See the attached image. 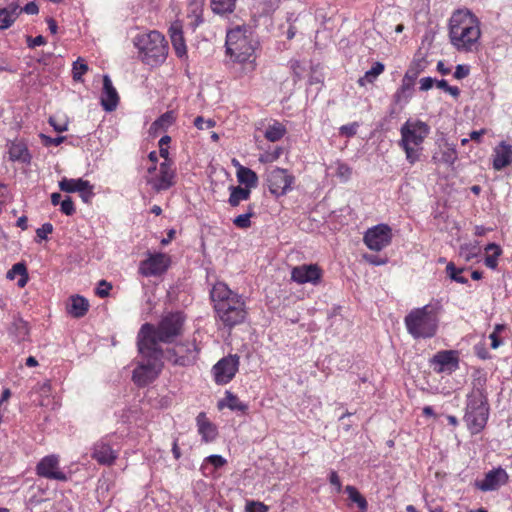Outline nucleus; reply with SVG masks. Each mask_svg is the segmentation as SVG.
<instances>
[{
	"label": "nucleus",
	"instance_id": "1",
	"mask_svg": "<svg viewBox=\"0 0 512 512\" xmlns=\"http://www.w3.org/2000/svg\"><path fill=\"white\" fill-rule=\"evenodd\" d=\"M150 329V326L142 325L137 335L140 359L133 370L132 380L139 387L152 383L163 368L164 351L162 348H155L152 340L148 338Z\"/></svg>",
	"mask_w": 512,
	"mask_h": 512
},
{
	"label": "nucleus",
	"instance_id": "2",
	"mask_svg": "<svg viewBox=\"0 0 512 512\" xmlns=\"http://www.w3.org/2000/svg\"><path fill=\"white\" fill-rule=\"evenodd\" d=\"M481 36L479 19L467 8L450 16V43L461 52L477 51Z\"/></svg>",
	"mask_w": 512,
	"mask_h": 512
},
{
	"label": "nucleus",
	"instance_id": "3",
	"mask_svg": "<svg viewBox=\"0 0 512 512\" xmlns=\"http://www.w3.org/2000/svg\"><path fill=\"white\" fill-rule=\"evenodd\" d=\"M210 295L215 312L224 326L231 328L245 320L247 312L243 297L232 291L225 283L217 282Z\"/></svg>",
	"mask_w": 512,
	"mask_h": 512
},
{
	"label": "nucleus",
	"instance_id": "4",
	"mask_svg": "<svg viewBox=\"0 0 512 512\" xmlns=\"http://www.w3.org/2000/svg\"><path fill=\"white\" fill-rule=\"evenodd\" d=\"M443 312V305L439 300L412 309L404 318L408 334L415 340L434 337L437 334Z\"/></svg>",
	"mask_w": 512,
	"mask_h": 512
},
{
	"label": "nucleus",
	"instance_id": "5",
	"mask_svg": "<svg viewBox=\"0 0 512 512\" xmlns=\"http://www.w3.org/2000/svg\"><path fill=\"white\" fill-rule=\"evenodd\" d=\"M258 42L253 31L246 26H236L228 30L226 35V54L233 62L242 64L244 73H251L255 69L254 53Z\"/></svg>",
	"mask_w": 512,
	"mask_h": 512
},
{
	"label": "nucleus",
	"instance_id": "6",
	"mask_svg": "<svg viewBox=\"0 0 512 512\" xmlns=\"http://www.w3.org/2000/svg\"><path fill=\"white\" fill-rule=\"evenodd\" d=\"M486 377L479 375L474 379V388L467 396L464 421L472 434L481 432L489 417V405L485 391Z\"/></svg>",
	"mask_w": 512,
	"mask_h": 512
},
{
	"label": "nucleus",
	"instance_id": "7",
	"mask_svg": "<svg viewBox=\"0 0 512 512\" xmlns=\"http://www.w3.org/2000/svg\"><path fill=\"white\" fill-rule=\"evenodd\" d=\"M430 132L429 126L420 120L408 119L400 128L399 146L405 151L410 164L417 162L421 156L422 144Z\"/></svg>",
	"mask_w": 512,
	"mask_h": 512
},
{
	"label": "nucleus",
	"instance_id": "8",
	"mask_svg": "<svg viewBox=\"0 0 512 512\" xmlns=\"http://www.w3.org/2000/svg\"><path fill=\"white\" fill-rule=\"evenodd\" d=\"M141 60L151 66L159 65L166 60L168 44L164 36L158 31L140 33L133 39Z\"/></svg>",
	"mask_w": 512,
	"mask_h": 512
},
{
	"label": "nucleus",
	"instance_id": "9",
	"mask_svg": "<svg viewBox=\"0 0 512 512\" xmlns=\"http://www.w3.org/2000/svg\"><path fill=\"white\" fill-rule=\"evenodd\" d=\"M184 320L182 313L170 312L161 318L157 326L150 323L144 325L151 327L148 331V338L152 340L155 348H161V343H171L181 334Z\"/></svg>",
	"mask_w": 512,
	"mask_h": 512
},
{
	"label": "nucleus",
	"instance_id": "10",
	"mask_svg": "<svg viewBox=\"0 0 512 512\" xmlns=\"http://www.w3.org/2000/svg\"><path fill=\"white\" fill-rule=\"evenodd\" d=\"M201 348L195 338L180 341L164 352V359L175 366L188 367L198 360Z\"/></svg>",
	"mask_w": 512,
	"mask_h": 512
},
{
	"label": "nucleus",
	"instance_id": "11",
	"mask_svg": "<svg viewBox=\"0 0 512 512\" xmlns=\"http://www.w3.org/2000/svg\"><path fill=\"white\" fill-rule=\"evenodd\" d=\"M175 170L170 161H163L159 168L150 166L148 168L147 184L155 191H165L175 184Z\"/></svg>",
	"mask_w": 512,
	"mask_h": 512
},
{
	"label": "nucleus",
	"instance_id": "12",
	"mask_svg": "<svg viewBox=\"0 0 512 512\" xmlns=\"http://www.w3.org/2000/svg\"><path fill=\"white\" fill-rule=\"evenodd\" d=\"M116 435H107L92 447L91 457L96 460L100 465H112L118 457L120 450V443L116 440Z\"/></svg>",
	"mask_w": 512,
	"mask_h": 512
},
{
	"label": "nucleus",
	"instance_id": "13",
	"mask_svg": "<svg viewBox=\"0 0 512 512\" xmlns=\"http://www.w3.org/2000/svg\"><path fill=\"white\" fill-rule=\"evenodd\" d=\"M294 176L287 169L274 167L266 173V183L271 194L283 196L292 190Z\"/></svg>",
	"mask_w": 512,
	"mask_h": 512
},
{
	"label": "nucleus",
	"instance_id": "14",
	"mask_svg": "<svg viewBox=\"0 0 512 512\" xmlns=\"http://www.w3.org/2000/svg\"><path fill=\"white\" fill-rule=\"evenodd\" d=\"M392 236V229L389 225L378 224L364 233L363 241L370 250L379 252L391 244Z\"/></svg>",
	"mask_w": 512,
	"mask_h": 512
},
{
	"label": "nucleus",
	"instance_id": "15",
	"mask_svg": "<svg viewBox=\"0 0 512 512\" xmlns=\"http://www.w3.org/2000/svg\"><path fill=\"white\" fill-rule=\"evenodd\" d=\"M239 367V357L229 355L219 360L212 368L215 382L220 385L229 383L235 376Z\"/></svg>",
	"mask_w": 512,
	"mask_h": 512
},
{
	"label": "nucleus",
	"instance_id": "16",
	"mask_svg": "<svg viewBox=\"0 0 512 512\" xmlns=\"http://www.w3.org/2000/svg\"><path fill=\"white\" fill-rule=\"evenodd\" d=\"M36 473L49 480L66 481L68 479L66 473L60 468L59 457L55 454L43 457L36 466Z\"/></svg>",
	"mask_w": 512,
	"mask_h": 512
},
{
	"label": "nucleus",
	"instance_id": "17",
	"mask_svg": "<svg viewBox=\"0 0 512 512\" xmlns=\"http://www.w3.org/2000/svg\"><path fill=\"white\" fill-rule=\"evenodd\" d=\"M170 265V258L164 253L149 254L140 262L139 273L145 277L159 276L163 274Z\"/></svg>",
	"mask_w": 512,
	"mask_h": 512
},
{
	"label": "nucleus",
	"instance_id": "18",
	"mask_svg": "<svg viewBox=\"0 0 512 512\" xmlns=\"http://www.w3.org/2000/svg\"><path fill=\"white\" fill-rule=\"evenodd\" d=\"M509 480V475L502 467L488 471L482 480H476L475 487L483 492L498 490Z\"/></svg>",
	"mask_w": 512,
	"mask_h": 512
},
{
	"label": "nucleus",
	"instance_id": "19",
	"mask_svg": "<svg viewBox=\"0 0 512 512\" xmlns=\"http://www.w3.org/2000/svg\"><path fill=\"white\" fill-rule=\"evenodd\" d=\"M322 278V271L316 264H303L291 271V279L298 284L310 283L317 285Z\"/></svg>",
	"mask_w": 512,
	"mask_h": 512
},
{
	"label": "nucleus",
	"instance_id": "20",
	"mask_svg": "<svg viewBox=\"0 0 512 512\" xmlns=\"http://www.w3.org/2000/svg\"><path fill=\"white\" fill-rule=\"evenodd\" d=\"M100 102L106 112L114 111L119 103L118 93L108 75L103 76V89Z\"/></svg>",
	"mask_w": 512,
	"mask_h": 512
},
{
	"label": "nucleus",
	"instance_id": "21",
	"mask_svg": "<svg viewBox=\"0 0 512 512\" xmlns=\"http://www.w3.org/2000/svg\"><path fill=\"white\" fill-rule=\"evenodd\" d=\"M512 163V146L501 141L493 150V168L501 171Z\"/></svg>",
	"mask_w": 512,
	"mask_h": 512
},
{
	"label": "nucleus",
	"instance_id": "22",
	"mask_svg": "<svg viewBox=\"0 0 512 512\" xmlns=\"http://www.w3.org/2000/svg\"><path fill=\"white\" fill-rule=\"evenodd\" d=\"M169 34L171 38V43L175 54L179 58H184L187 56V47L183 37L182 26L179 22H175L170 26Z\"/></svg>",
	"mask_w": 512,
	"mask_h": 512
},
{
	"label": "nucleus",
	"instance_id": "23",
	"mask_svg": "<svg viewBox=\"0 0 512 512\" xmlns=\"http://www.w3.org/2000/svg\"><path fill=\"white\" fill-rule=\"evenodd\" d=\"M198 433L205 442H212L216 439L218 431L216 426L208 420L206 414L201 412L196 418Z\"/></svg>",
	"mask_w": 512,
	"mask_h": 512
},
{
	"label": "nucleus",
	"instance_id": "24",
	"mask_svg": "<svg viewBox=\"0 0 512 512\" xmlns=\"http://www.w3.org/2000/svg\"><path fill=\"white\" fill-rule=\"evenodd\" d=\"M9 335L17 343L29 341L30 330L28 323L21 318L14 319L9 327Z\"/></svg>",
	"mask_w": 512,
	"mask_h": 512
},
{
	"label": "nucleus",
	"instance_id": "25",
	"mask_svg": "<svg viewBox=\"0 0 512 512\" xmlns=\"http://www.w3.org/2000/svg\"><path fill=\"white\" fill-rule=\"evenodd\" d=\"M415 83L403 78L400 87L393 95V101L398 106H405L413 96Z\"/></svg>",
	"mask_w": 512,
	"mask_h": 512
},
{
	"label": "nucleus",
	"instance_id": "26",
	"mask_svg": "<svg viewBox=\"0 0 512 512\" xmlns=\"http://www.w3.org/2000/svg\"><path fill=\"white\" fill-rule=\"evenodd\" d=\"M21 7L16 3H11L5 8L0 9V30L9 28L21 14Z\"/></svg>",
	"mask_w": 512,
	"mask_h": 512
},
{
	"label": "nucleus",
	"instance_id": "27",
	"mask_svg": "<svg viewBox=\"0 0 512 512\" xmlns=\"http://www.w3.org/2000/svg\"><path fill=\"white\" fill-rule=\"evenodd\" d=\"M89 309V302L86 298L75 295L71 296L70 302L67 305V312L74 318L83 317Z\"/></svg>",
	"mask_w": 512,
	"mask_h": 512
},
{
	"label": "nucleus",
	"instance_id": "28",
	"mask_svg": "<svg viewBox=\"0 0 512 512\" xmlns=\"http://www.w3.org/2000/svg\"><path fill=\"white\" fill-rule=\"evenodd\" d=\"M233 162L235 163V166L237 167L236 175H237L238 182L240 184L245 185V188H248V189L255 188L258 184L257 174L250 168L240 165L235 160Z\"/></svg>",
	"mask_w": 512,
	"mask_h": 512
},
{
	"label": "nucleus",
	"instance_id": "29",
	"mask_svg": "<svg viewBox=\"0 0 512 512\" xmlns=\"http://www.w3.org/2000/svg\"><path fill=\"white\" fill-rule=\"evenodd\" d=\"M218 408H228L232 411H240L245 413L248 410V405L239 400V398L230 391H226L225 397L218 402Z\"/></svg>",
	"mask_w": 512,
	"mask_h": 512
},
{
	"label": "nucleus",
	"instance_id": "30",
	"mask_svg": "<svg viewBox=\"0 0 512 512\" xmlns=\"http://www.w3.org/2000/svg\"><path fill=\"white\" fill-rule=\"evenodd\" d=\"M281 1L282 0H254L252 12L254 16H267L279 7Z\"/></svg>",
	"mask_w": 512,
	"mask_h": 512
},
{
	"label": "nucleus",
	"instance_id": "31",
	"mask_svg": "<svg viewBox=\"0 0 512 512\" xmlns=\"http://www.w3.org/2000/svg\"><path fill=\"white\" fill-rule=\"evenodd\" d=\"M385 66L381 62H375L373 66L365 72V74L360 77L357 81L358 85L361 87H365L367 84H372L375 82L377 77L383 73Z\"/></svg>",
	"mask_w": 512,
	"mask_h": 512
},
{
	"label": "nucleus",
	"instance_id": "32",
	"mask_svg": "<svg viewBox=\"0 0 512 512\" xmlns=\"http://www.w3.org/2000/svg\"><path fill=\"white\" fill-rule=\"evenodd\" d=\"M286 134V127L279 121L274 120L270 123L265 132L264 137L270 142H277Z\"/></svg>",
	"mask_w": 512,
	"mask_h": 512
},
{
	"label": "nucleus",
	"instance_id": "33",
	"mask_svg": "<svg viewBox=\"0 0 512 512\" xmlns=\"http://www.w3.org/2000/svg\"><path fill=\"white\" fill-rule=\"evenodd\" d=\"M9 158L12 161H20L28 163L30 161V154L27 147L22 143H12L9 147Z\"/></svg>",
	"mask_w": 512,
	"mask_h": 512
},
{
	"label": "nucleus",
	"instance_id": "34",
	"mask_svg": "<svg viewBox=\"0 0 512 512\" xmlns=\"http://www.w3.org/2000/svg\"><path fill=\"white\" fill-rule=\"evenodd\" d=\"M427 66V62L423 58H415L410 63L407 71L404 74L405 79L415 83L416 79L418 78L419 74L425 70Z\"/></svg>",
	"mask_w": 512,
	"mask_h": 512
},
{
	"label": "nucleus",
	"instance_id": "35",
	"mask_svg": "<svg viewBox=\"0 0 512 512\" xmlns=\"http://www.w3.org/2000/svg\"><path fill=\"white\" fill-rule=\"evenodd\" d=\"M251 190L240 186L230 187V196L228 202L231 206L236 207L242 201H246L250 198Z\"/></svg>",
	"mask_w": 512,
	"mask_h": 512
},
{
	"label": "nucleus",
	"instance_id": "36",
	"mask_svg": "<svg viewBox=\"0 0 512 512\" xmlns=\"http://www.w3.org/2000/svg\"><path fill=\"white\" fill-rule=\"evenodd\" d=\"M17 276L20 278L17 280V285L22 288L28 282V274L26 266L23 263H16L12 266V268L7 272V278L10 280H14Z\"/></svg>",
	"mask_w": 512,
	"mask_h": 512
},
{
	"label": "nucleus",
	"instance_id": "37",
	"mask_svg": "<svg viewBox=\"0 0 512 512\" xmlns=\"http://www.w3.org/2000/svg\"><path fill=\"white\" fill-rule=\"evenodd\" d=\"M485 251L487 253L484 260L486 267L493 270L496 269L498 265L497 259L502 253L501 247L495 243H489L485 247Z\"/></svg>",
	"mask_w": 512,
	"mask_h": 512
},
{
	"label": "nucleus",
	"instance_id": "38",
	"mask_svg": "<svg viewBox=\"0 0 512 512\" xmlns=\"http://www.w3.org/2000/svg\"><path fill=\"white\" fill-rule=\"evenodd\" d=\"M86 181L87 180H84L82 178H77V179H73V178H62L60 181H59V188L61 191L63 192H66V193H75L78 191L81 190V187L86 185Z\"/></svg>",
	"mask_w": 512,
	"mask_h": 512
},
{
	"label": "nucleus",
	"instance_id": "39",
	"mask_svg": "<svg viewBox=\"0 0 512 512\" xmlns=\"http://www.w3.org/2000/svg\"><path fill=\"white\" fill-rule=\"evenodd\" d=\"M236 0H211V8L214 13L224 15L232 13L235 9Z\"/></svg>",
	"mask_w": 512,
	"mask_h": 512
},
{
	"label": "nucleus",
	"instance_id": "40",
	"mask_svg": "<svg viewBox=\"0 0 512 512\" xmlns=\"http://www.w3.org/2000/svg\"><path fill=\"white\" fill-rule=\"evenodd\" d=\"M345 492L347 493L349 499L353 503L357 504V506L359 507L361 512H366V510L368 508V503H367L366 499L360 494V492L354 486L347 485L345 487Z\"/></svg>",
	"mask_w": 512,
	"mask_h": 512
},
{
	"label": "nucleus",
	"instance_id": "41",
	"mask_svg": "<svg viewBox=\"0 0 512 512\" xmlns=\"http://www.w3.org/2000/svg\"><path fill=\"white\" fill-rule=\"evenodd\" d=\"M433 224L440 231H446L448 229V214L445 205L441 206L438 204L434 214Z\"/></svg>",
	"mask_w": 512,
	"mask_h": 512
},
{
	"label": "nucleus",
	"instance_id": "42",
	"mask_svg": "<svg viewBox=\"0 0 512 512\" xmlns=\"http://www.w3.org/2000/svg\"><path fill=\"white\" fill-rule=\"evenodd\" d=\"M204 4L188 3V17L191 18V26L197 27L203 22L202 12Z\"/></svg>",
	"mask_w": 512,
	"mask_h": 512
},
{
	"label": "nucleus",
	"instance_id": "43",
	"mask_svg": "<svg viewBox=\"0 0 512 512\" xmlns=\"http://www.w3.org/2000/svg\"><path fill=\"white\" fill-rule=\"evenodd\" d=\"M431 366L433 370L437 373L445 371L446 368L448 367V350L438 352L431 359Z\"/></svg>",
	"mask_w": 512,
	"mask_h": 512
},
{
	"label": "nucleus",
	"instance_id": "44",
	"mask_svg": "<svg viewBox=\"0 0 512 512\" xmlns=\"http://www.w3.org/2000/svg\"><path fill=\"white\" fill-rule=\"evenodd\" d=\"M173 121V113L166 112L151 124L150 130H152L155 133L160 130H166L173 123Z\"/></svg>",
	"mask_w": 512,
	"mask_h": 512
},
{
	"label": "nucleus",
	"instance_id": "45",
	"mask_svg": "<svg viewBox=\"0 0 512 512\" xmlns=\"http://www.w3.org/2000/svg\"><path fill=\"white\" fill-rule=\"evenodd\" d=\"M335 174L341 182H347L352 176V168L343 162H337Z\"/></svg>",
	"mask_w": 512,
	"mask_h": 512
},
{
	"label": "nucleus",
	"instance_id": "46",
	"mask_svg": "<svg viewBox=\"0 0 512 512\" xmlns=\"http://www.w3.org/2000/svg\"><path fill=\"white\" fill-rule=\"evenodd\" d=\"M506 329V326L504 324H496L494 326V329L492 333L489 335V338L491 340V348L497 349L502 345V340L500 338L501 332H503Z\"/></svg>",
	"mask_w": 512,
	"mask_h": 512
},
{
	"label": "nucleus",
	"instance_id": "47",
	"mask_svg": "<svg viewBox=\"0 0 512 512\" xmlns=\"http://www.w3.org/2000/svg\"><path fill=\"white\" fill-rule=\"evenodd\" d=\"M253 211L250 209L247 213L240 214L234 218L233 224L241 229H246L251 226L250 218L253 216Z\"/></svg>",
	"mask_w": 512,
	"mask_h": 512
},
{
	"label": "nucleus",
	"instance_id": "48",
	"mask_svg": "<svg viewBox=\"0 0 512 512\" xmlns=\"http://www.w3.org/2000/svg\"><path fill=\"white\" fill-rule=\"evenodd\" d=\"M88 70V66L87 64L85 63V61L81 58H78L74 63H73V69H72V72H73V79L75 81H80L82 79V75Z\"/></svg>",
	"mask_w": 512,
	"mask_h": 512
},
{
	"label": "nucleus",
	"instance_id": "49",
	"mask_svg": "<svg viewBox=\"0 0 512 512\" xmlns=\"http://www.w3.org/2000/svg\"><path fill=\"white\" fill-rule=\"evenodd\" d=\"M94 186L87 180L85 187L82 186L78 194L84 203H89L94 197Z\"/></svg>",
	"mask_w": 512,
	"mask_h": 512
},
{
	"label": "nucleus",
	"instance_id": "50",
	"mask_svg": "<svg viewBox=\"0 0 512 512\" xmlns=\"http://www.w3.org/2000/svg\"><path fill=\"white\" fill-rule=\"evenodd\" d=\"M463 272V269H458L452 262H450V280L461 284H467L468 278L463 276Z\"/></svg>",
	"mask_w": 512,
	"mask_h": 512
},
{
	"label": "nucleus",
	"instance_id": "51",
	"mask_svg": "<svg viewBox=\"0 0 512 512\" xmlns=\"http://www.w3.org/2000/svg\"><path fill=\"white\" fill-rule=\"evenodd\" d=\"M60 210L63 214L71 216L75 213V206L71 197L66 196L60 203Z\"/></svg>",
	"mask_w": 512,
	"mask_h": 512
},
{
	"label": "nucleus",
	"instance_id": "52",
	"mask_svg": "<svg viewBox=\"0 0 512 512\" xmlns=\"http://www.w3.org/2000/svg\"><path fill=\"white\" fill-rule=\"evenodd\" d=\"M282 148L277 147L271 152H266L263 155L260 156V161L267 163V162H274L276 161L280 155L282 154Z\"/></svg>",
	"mask_w": 512,
	"mask_h": 512
},
{
	"label": "nucleus",
	"instance_id": "53",
	"mask_svg": "<svg viewBox=\"0 0 512 512\" xmlns=\"http://www.w3.org/2000/svg\"><path fill=\"white\" fill-rule=\"evenodd\" d=\"M170 141H171V138L168 135H164L159 140V153H160V156L162 158H164V161H169L168 160L169 152H168L167 146L170 143Z\"/></svg>",
	"mask_w": 512,
	"mask_h": 512
},
{
	"label": "nucleus",
	"instance_id": "54",
	"mask_svg": "<svg viewBox=\"0 0 512 512\" xmlns=\"http://www.w3.org/2000/svg\"><path fill=\"white\" fill-rule=\"evenodd\" d=\"M205 462L207 464H211L212 466H214V468L217 469V468H221L222 466H224L227 461L221 455H210L205 458Z\"/></svg>",
	"mask_w": 512,
	"mask_h": 512
},
{
	"label": "nucleus",
	"instance_id": "55",
	"mask_svg": "<svg viewBox=\"0 0 512 512\" xmlns=\"http://www.w3.org/2000/svg\"><path fill=\"white\" fill-rule=\"evenodd\" d=\"M53 232V225L51 223H44L36 230V235L40 240H46L48 235Z\"/></svg>",
	"mask_w": 512,
	"mask_h": 512
},
{
	"label": "nucleus",
	"instance_id": "56",
	"mask_svg": "<svg viewBox=\"0 0 512 512\" xmlns=\"http://www.w3.org/2000/svg\"><path fill=\"white\" fill-rule=\"evenodd\" d=\"M49 124L54 128L56 132H64L68 129V122L66 120L58 121L56 117L49 118Z\"/></svg>",
	"mask_w": 512,
	"mask_h": 512
},
{
	"label": "nucleus",
	"instance_id": "57",
	"mask_svg": "<svg viewBox=\"0 0 512 512\" xmlns=\"http://www.w3.org/2000/svg\"><path fill=\"white\" fill-rule=\"evenodd\" d=\"M194 125L199 130H204V129L212 128L215 125V122L211 119L205 120L203 117L198 116L194 120Z\"/></svg>",
	"mask_w": 512,
	"mask_h": 512
},
{
	"label": "nucleus",
	"instance_id": "58",
	"mask_svg": "<svg viewBox=\"0 0 512 512\" xmlns=\"http://www.w3.org/2000/svg\"><path fill=\"white\" fill-rule=\"evenodd\" d=\"M357 129H358V124L356 122L347 124V125H343L340 127V134L347 136V137H352L357 133Z\"/></svg>",
	"mask_w": 512,
	"mask_h": 512
},
{
	"label": "nucleus",
	"instance_id": "59",
	"mask_svg": "<svg viewBox=\"0 0 512 512\" xmlns=\"http://www.w3.org/2000/svg\"><path fill=\"white\" fill-rule=\"evenodd\" d=\"M42 140H43V143L46 145V146H58L60 145L61 143L64 142L65 140V137L64 136H57L55 138L53 137H50V136H46L44 134H41L40 135Z\"/></svg>",
	"mask_w": 512,
	"mask_h": 512
},
{
	"label": "nucleus",
	"instance_id": "60",
	"mask_svg": "<svg viewBox=\"0 0 512 512\" xmlns=\"http://www.w3.org/2000/svg\"><path fill=\"white\" fill-rule=\"evenodd\" d=\"M470 73V66L469 65H464V64H459L456 66L455 68V72H454V77L456 79H463L465 77H467Z\"/></svg>",
	"mask_w": 512,
	"mask_h": 512
},
{
	"label": "nucleus",
	"instance_id": "61",
	"mask_svg": "<svg viewBox=\"0 0 512 512\" xmlns=\"http://www.w3.org/2000/svg\"><path fill=\"white\" fill-rule=\"evenodd\" d=\"M112 286L111 284L107 283L106 281L102 280L98 283V286L96 288V294L99 297H106L109 294V291L111 290Z\"/></svg>",
	"mask_w": 512,
	"mask_h": 512
},
{
	"label": "nucleus",
	"instance_id": "62",
	"mask_svg": "<svg viewBox=\"0 0 512 512\" xmlns=\"http://www.w3.org/2000/svg\"><path fill=\"white\" fill-rule=\"evenodd\" d=\"M46 43L45 38L42 35H38L34 38L28 37L27 44L29 48H35L37 46L44 45Z\"/></svg>",
	"mask_w": 512,
	"mask_h": 512
},
{
	"label": "nucleus",
	"instance_id": "63",
	"mask_svg": "<svg viewBox=\"0 0 512 512\" xmlns=\"http://www.w3.org/2000/svg\"><path fill=\"white\" fill-rule=\"evenodd\" d=\"M329 482L335 486L336 492H340L342 489V484L340 478L336 471H331L329 474Z\"/></svg>",
	"mask_w": 512,
	"mask_h": 512
},
{
	"label": "nucleus",
	"instance_id": "64",
	"mask_svg": "<svg viewBox=\"0 0 512 512\" xmlns=\"http://www.w3.org/2000/svg\"><path fill=\"white\" fill-rule=\"evenodd\" d=\"M248 512H267L268 508L262 503L252 502L247 505Z\"/></svg>",
	"mask_w": 512,
	"mask_h": 512
}]
</instances>
